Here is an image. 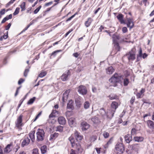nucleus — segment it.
Segmentation results:
<instances>
[{
    "instance_id": "obj_63",
    "label": "nucleus",
    "mask_w": 154,
    "mask_h": 154,
    "mask_svg": "<svg viewBox=\"0 0 154 154\" xmlns=\"http://www.w3.org/2000/svg\"><path fill=\"white\" fill-rule=\"evenodd\" d=\"M6 17H7V19H8V20L11 19L12 18V15L11 14H10L7 16Z\"/></svg>"
},
{
    "instance_id": "obj_15",
    "label": "nucleus",
    "mask_w": 154,
    "mask_h": 154,
    "mask_svg": "<svg viewBox=\"0 0 154 154\" xmlns=\"http://www.w3.org/2000/svg\"><path fill=\"white\" fill-rule=\"evenodd\" d=\"M30 141V140L27 136H25L24 139L22 143V146L23 147L24 146L27 145Z\"/></svg>"
},
{
    "instance_id": "obj_20",
    "label": "nucleus",
    "mask_w": 154,
    "mask_h": 154,
    "mask_svg": "<svg viewBox=\"0 0 154 154\" xmlns=\"http://www.w3.org/2000/svg\"><path fill=\"white\" fill-rule=\"evenodd\" d=\"M145 91V89L144 88H142L140 92H138L136 94V96L137 98L142 97L144 96V93Z\"/></svg>"
},
{
    "instance_id": "obj_52",
    "label": "nucleus",
    "mask_w": 154,
    "mask_h": 154,
    "mask_svg": "<svg viewBox=\"0 0 154 154\" xmlns=\"http://www.w3.org/2000/svg\"><path fill=\"white\" fill-rule=\"evenodd\" d=\"M128 31L127 28L125 27H123L122 28V31L123 33H125L127 32Z\"/></svg>"
},
{
    "instance_id": "obj_53",
    "label": "nucleus",
    "mask_w": 154,
    "mask_h": 154,
    "mask_svg": "<svg viewBox=\"0 0 154 154\" xmlns=\"http://www.w3.org/2000/svg\"><path fill=\"white\" fill-rule=\"evenodd\" d=\"M41 112H40L39 113H38V115L35 117V119L34 120V121H35L41 115Z\"/></svg>"
},
{
    "instance_id": "obj_23",
    "label": "nucleus",
    "mask_w": 154,
    "mask_h": 154,
    "mask_svg": "<svg viewBox=\"0 0 154 154\" xmlns=\"http://www.w3.org/2000/svg\"><path fill=\"white\" fill-rule=\"evenodd\" d=\"M75 137L76 139V140L79 141L81 140L83 138L82 136L79 133H78L77 131H76L74 133Z\"/></svg>"
},
{
    "instance_id": "obj_41",
    "label": "nucleus",
    "mask_w": 154,
    "mask_h": 154,
    "mask_svg": "<svg viewBox=\"0 0 154 154\" xmlns=\"http://www.w3.org/2000/svg\"><path fill=\"white\" fill-rule=\"evenodd\" d=\"M103 135L104 138H107L109 136V134L106 131H104L103 134Z\"/></svg>"
},
{
    "instance_id": "obj_46",
    "label": "nucleus",
    "mask_w": 154,
    "mask_h": 154,
    "mask_svg": "<svg viewBox=\"0 0 154 154\" xmlns=\"http://www.w3.org/2000/svg\"><path fill=\"white\" fill-rule=\"evenodd\" d=\"M41 6H40L36 8L34 11V13L35 14H37L38 12L39 11L40 9L41 8Z\"/></svg>"
},
{
    "instance_id": "obj_38",
    "label": "nucleus",
    "mask_w": 154,
    "mask_h": 154,
    "mask_svg": "<svg viewBox=\"0 0 154 154\" xmlns=\"http://www.w3.org/2000/svg\"><path fill=\"white\" fill-rule=\"evenodd\" d=\"M35 97H33L32 98L30 99L27 102V104L28 105L32 104L35 100Z\"/></svg>"
},
{
    "instance_id": "obj_62",
    "label": "nucleus",
    "mask_w": 154,
    "mask_h": 154,
    "mask_svg": "<svg viewBox=\"0 0 154 154\" xmlns=\"http://www.w3.org/2000/svg\"><path fill=\"white\" fill-rule=\"evenodd\" d=\"M92 91L94 93H96L97 92V89L94 86H93L92 87Z\"/></svg>"
},
{
    "instance_id": "obj_2",
    "label": "nucleus",
    "mask_w": 154,
    "mask_h": 154,
    "mask_svg": "<svg viewBox=\"0 0 154 154\" xmlns=\"http://www.w3.org/2000/svg\"><path fill=\"white\" fill-rule=\"evenodd\" d=\"M36 134L37 139L38 141H42L44 140L45 132L42 129H38Z\"/></svg>"
},
{
    "instance_id": "obj_18",
    "label": "nucleus",
    "mask_w": 154,
    "mask_h": 154,
    "mask_svg": "<svg viewBox=\"0 0 154 154\" xmlns=\"http://www.w3.org/2000/svg\"><path fill=\"white\" fill-rule=\"evenodd\" d=\"M74 101L71 100L69 101L67 104V108L69 109L73 110L74 109Z\"/></svg>"
},
{
    "instance_id": "obj_55",
    "label": "nucleus",
    "mask_w": 154,
    "mask_h": 154,
    "mask_svg": "<svg viewBox=\"0 0 154 154\" xmlns=\"http://www.w3.org/2000/svg\"><path fill=\"white\" fill-rule=\"evenodd\" d=\"M5 9H2L0 11V14L1 15H3L5 13Z\"/></svg>"
},
{
    "instance_id": "obj_50",
    "label": "nucleus",
    "mask_w": 154,
    "mask_h": 154,
    "mask_svg": "<svg viewBox=\"0 0 154 154\" xmlns=\"http://www.w3.org/2000/svg\"><path fill=\"white\" fill-rule=\"evenodd\" d=\"M109 97H110V99L111 100L117 99L118 98L117 96L116 95H115L114 96H112V97H111V95H110Z\"/></svg>"
},
{
    "instance_id": "obj_56",
    "label": "nucleus",
    "mask_w": 154,
    "mask_h": 154,
    "mask_svg": "<svg viewBox=\"0 0 154 154\" xmlns=\"http://www.w3.org/2000/svg\"><path fill=\"white\" fill-rule=\"evenodd\" d=\"M28 94H27L24 97H23V98L20 101V103H22L23 102V101L26 98Z\"/></svg>"
},
{
    "instance_id": "obj_26",
    "label": "nucleus",
    "mask_w": 154,
    "mask_h": 154,
    "mask_svg": "<svg viewBox=\"0 0 154 154\" xmlns=\"http://www.w3.org/2000/svg\"><path fill=\"white\" fill-rule=\"evenodd\" d=\"M91 120L94 124H97L100 122V120L98 118L95 116L92 118Z\"/></svg>"
},
{
    "instance_id": "obj_48",
    "label": "nucleus",
    "mask_w": 154,
    "mask_h": 154,
    "mask_svg": "<svg viewBox=\"0 0 154 154\" xmlns=\"http://www.w3.org/2000/svg\"><path fill=\"white\" fill-rule=\"evenodd\" d=\"M59 51H54L51 54V56L50 57V58H51V57L52 56H53L54 57L56 55L57 53Z\"/></svg>"
},
{
    "instance_id": "obj_60",
    "label": "nucleus",
    "mask_w": 154,
    "mask_h": 154,
    "mask_svg": "<svg viewBox=\"0 0 154 154\" xmlns=\"http://www.w3.org/2000/svg\"><path fill=\"white\" fill-rule=\"evenodd\" d=\"M55 115H54L53 112L51 113L49 116V118H54L55 117Z\"/></svg>"
},
{
    "instance_id": "obj_36",
    "label": "nucleus",
    "mask_w": 154,
    "mask_h": 154,
    "mask_svg": "<svg viewBox=\"0 0 154 154\" xmlns=\"http://www.w3.org/2000/svg\"><path fill=\"white\" fill-rule=\"evenodd\" d=\"M132 148V149L135 150L136 151H137L139 149V147L137 144H134L131 146Z\"/></svg>"
},
{
    "instance_id": "obj_47",
    "label": "nucleus",
    "mask_w": 154,
    "mask_h": 154,
    "mask_svg": "<svg viewBox=\"0 0 154 154\" xmlns=\"http://www.w3.org/2000/svg\"><path fill=\"white\" fill-rule=\"evenodd\" d=\"M137 130L134 128H133L131 131V134L132 135H134L136 134Z\"/></svg>"
},
{
    "instance_id": "obj_31",
    "label": "nucleus",
    "mask_w": 154,
    "mask_h": 154,
    "mask_svg": "<svg viewBox=\"0 0 154 154\" xmlns=\"http://www.w3.org/2000/svg\"><path fill=\"white\" fill-rule=\"evenodd\" d=\"M59 134L58 133L55 132L53 134H51L50 135V140H52L55 139L58 136Z\"/></svg>"
},
{
    "instance_id": "obj_37",
    "label": "nucleus",
    "mask_w": 154,
    "mask_h": 154,
    "mask_svg": "<svg viewBox=\"0 0 154 154\" xmlns=\"http://www.w3.org/2000/svg\"><path fill=\"white\" fill-rule=\"evenodd\" d=\"M25 5H26L25 2H23L20 5V6L21 9V11H24L25 10V9H26Z\"/></svg>"
},
{
    "instance_id": "obj_24",
    "label": "nucleus",
    "mask_w": 154,
    "mask_h": 154,
    "mask_svg": "<svg viewBox=\"0 0 154 154\" xmlns=\"http://www.w3.org/2000/svg\"><path fill=\"white\" fill-rule=\"evenodd\" d=\"M125 141L127 143H129L132 140V137L131 135L128 134L125 136Z\"/></svg>"
},
{
    "instance_id": "obj_11",
    "label": "nucleus",
    "mask_w": 154,
    "mask_h": 154,
    "mask_svg": "<svg viewBox=\"0 0 154 154\" xmlns=\"http://www.w3.org/2000/svg\"><path fill=\"white\" fill-rule=\"evenodd\" d=\"M22 117L23 116L20 115L17 118V122L15 123L16 127L19 129L23 125V124L22 123Z\"/></svg>"
},
{
    "instance_id": "obj_61",
    "label": "nucleus",
    "mask_w": 154,
    "mask_h": 154,
    "mask_svg": "<svg viewBox=\"0 0 154 154\" xmlns=\"http://www.w3.org/2000/svg\"><path fill=\"white\" fill-rule=\"evenodd\" d=\"M135 97H132L130 100V103L131 104H132L134 101Z\"/></svg>"
},
{
    "instance_id": "obj_5",
    "label": "nucleus",
    "mask_w": 154,
    "mask_h": 154,
    "mask_svg": "<svg viewBox=\"0 0 154 154\" xmlns=\"http://www.w3.org/2000/svg\"><path fill=\"white\" fill-rule=\"evenodd\" d=\"M99 113L104 118L112 117L110 112L109 111L106 113L103 108H101L100 109Z\"/></svg>"
},
{
    "instance_id": "obj_30",
    "label": "nucleus",
    "mask_w": 154,
    "mask_h": 154,
    "mask_svg": "<svg viewBox=\"0 0 154 154\" xmlns=\"http://www.w3.org/2000/svg\"><path fill=\"white\" fill-rule=\"evenodd\" d=\"M134 140L135 141L140 142L142 141L143 140V138L142 137H134Z\"/></svg>"
},
{
    "instance_id": "obj_59",
    "label": "nucleus",
    "mask_w": 154,
    "mask_h": 154,
    "mask_svg": "<svg viewBox=\"0 0 154 154\" xmlns=\"http://www.w3.org/2000/svg\"><path fill=\"white\" fill-rule=\"evenodd\" d=\"M8 20V19H7L6 17H5L2 20L1 23H5L6 21Z\"/></svg>"
},
{
    "instance_id": "obj_39",
    "label": "nucleus",
    "mask_w": 154,
    "mask_h": 154,
    "mask_svg": "<svg viewBox=\"0 0 154 154\" xmlns=\"http://www.w3.org/2000/svg\"><path fill=\"white\" fill-rule=\"evenodd\" d=\"M63 127L60 125H59L57 126L56 128V131H58L59 132H62L63 131Z\"/></svg>"
},
{
    "instance_id": "obj_19",
    "label": "nucleus",
    "mask_w": 154,
    "mask_h": 154,
    "mask_svg": "<svg viewBox=\"0 0 154 154\" xmlns=\"http://www.w3.org/2000/svg\"><path fill=\"white\" fill-rule=\"evenodd\" d=\"M81 127L82 130L83 131H85L89 128L90 125L86 122H83L81 123Z\"/></svg>"
},
{
    "instance_id": "obj_54",
    "label": "nucleus",
    "mask_w": 154,
    "mask_h": 154,
    "mask_svg": "<svg viewBox=\"0 0 154 154\" xmlns=\"http://www.w3.org/2000/svg\"><path fill=\"white\" fill-rule=\"evenodd\" d=\"M11 23H8V24L7 25V26H6L5 29L6 30H8L10 28V27H11Z\"/></svg>"
},
{
    "instance_id": "obj_17",
    "label": "nucleus",
    "mask_w": 154,
    "mask_h": 154,
    "mask_svg": "<svg viewBox=\"0 0 154 154\" xmlns=\"http://www.w3.org/2000/svg\"><path fill=\"white\" fill-rule=\"evenodd\" d=\"M127 26L129 27L130 29H132L134 26V23L133 22L132 20L131 19L129 18L127 19Z\"/></svg>"
},
{
    "instance_id": "obj_42",
    "label": "nucleus",
    "mask_w": 154,
    "mask_h": 154,
    "mask_svg": "<svg viewBox=\"0 0 154 154\" xmlns=\"http://www.w3.org/2000/svg\"><path fill=\"white\" fill-rule=\"evenodd\" d=\"M16 0H11L9 2L6 4V7L7 8L9 7L11 4H13Z\"/></svg>"
},
{
    "instance_id": "obj_8",
    "label": "nucleus",
    "mask_w": 154,
    "mask_h": 154,
    "mask_svg": "<svg viewBox=\"0 0 154 154\" xmlns=\"http://www.w3.org/2000/svg\"><path fill=\"white\" fill-rule=\"evenodd\" d=\"M78 91L80 94L84 95L86 94L87 91L85 86L81 85L79 86Z\"/></svg>"
},
{
    "instance_id": "obj_21",
    "label": "nucleus",
    "mask_w": 154,
    "mask_h": 154,
    "mask_svg": "<svg viewBox=\"0 0 154 154\" xmlns=\"http://www.w3.org/2000/svg\"><path fill=\"white\" fill-rule=\"evenodd\" d=\"M68 123L69 125L71 127H72L73 126L75 125L76 124L75 119L73 117L70 118L68 119Z\"/></svg>"
},
{
    "instance_id": "obj_29",
    "label": "nucleus",
    "mask_w": 154,
    "mask_h": 154,
    "mask_svg": "<svg viewBox=\"0 0 154 154\" xmlns=\"http://www.w3.org/2000/svg\"><path fill=\"white\" fill-rule=\"evenodd\" d=\"M93 20L90 17L88 19V20L85 23V25L86 27H88L90 26Z\"/></svg>"
},
{
    "instance_id": "obj_13",
    "label": "nucleus",
    "mask_w": 154,
    "mask_h": 154,
    "mask_svg": "<svg viewBox=\"0 0 154 154\" xmlns=\"http://www.w3.org/2000/svg\"><path fill=\"white\" fill-rule=\"evenodd\" d=\"M146 123L148 127L152 131H149L151 132H153L154 131V122L151 120H148Z\"/></svg>"
},
{
    "instance_id": "obj_9",
    "label": "nucleus",
    "mask_w": 154,
    "mask_h": 154,
    "mask_svg": "<svg viewBox=\"0 0 154 154\" xmlns=\"http://www.w3.org/2000/svg\"><path fill=\"white\" fill-rule=\"evenodd\" d=\"M70 75V72L69 70L64 73L61 77L62 81H65L68 79V77Z\"/></svg>"
},
{
    "instance_id": "obj_57",
    "label": "nucleus",
    "mask_w": 154,
    "mask_h": 154,
    "mask_svg": "<svg viewBox=\"0 0 154 154\" xmlns=\"http://www.w3.org/2000/svg\"><path fill=\"white\" fill-rule=\"evenodd\" d=\"M24 81V79H20V80H19L18 82V84L19 85H20Z\"/></svg>"
},
{
    "instance_id": "obj_35",
    "label": "nucleus",
    "mask_w": 154,
    "mask_h": 154,
    "mask_svg": "<svg viewBox=\"0 0 154 154\" xmlns=\"http://www.w3.org/2000/svg\"><path fill=\"white\" fill-rule=\"evenodd\" d=\"M47 74L46 71H42L39 74L38 77L40 78H42L45 76Z\"/></svg>"
},
{
    "instance_id": "obj_27",
    "label": "nucleus",
    "mask_w": 154,
    "mask_h": 154,
    "mask_svg": "<svg viewBox=\"0 0 154 154\" xmlns=\"http://www.w3.org/2000/svg\"><path fill=\"white\" fill-rule=\"evenodd\" d=\"M117 17L121 23H125V22L123 19V15L122 14H119L117 16Z\"/></svg>"
},
{
    "instance_id": "obj_12",
    "label": "nucleus",
    "mask_w": 154,
    "mask_h": 154,
    "mask_svg": "<svg viewBox=\"0 0 154 154\" xmlns=\"http://www.w3.org/2000/svg\"><path fill=\"white\" fill-rule=\"evenodd\" d=\"M129 75V73H127V75L124 76L122 75V79H123L124 85L125 86H127L129 82L128 79L127 78L128 76Z\"/></svg>"
},
{
    "instance_id": "obj_33",
    "label": "nucleus",
    "mask_w": 154,
    "mask_h": 154,
    "mask_svg": "<svg viewBox=\"0 0 154 154\" xmlns=\"http://www.w3.org/2000/svg\"><path fill=\"white\" fill-rule=\"evenodd\" d=\"M41 150L42 154L45 153L47 151V146L44 145L41 147Z\"/></svg>"
},
{
    "instance_id": "obj_45",
    "label": "nucleus",
    "mask_w": 154,
    "mask_h": 154,
    "mask_svg": "<svg viewBox=\"0 0 154 154\" xmlns=\"http://www.w3.org/2000/svg\"><path fill=\"white\" fill-rule=\"evenodd\" d=\"M77 149L79 153H82L83 152V150L82 148L81 147V146H80V147H79V148H77Z\"/></svg>"
},
{
    "instance_id": "obj_34",
    "label": "nucleus",
    "mask_w": 154,
    "mask_h": 154,
    "mask_svg": "<svg viewBox=\"0 0 154 154\" xmlns=\"http://www.w3.org/2000/svg\"><path fill=\"white\" fill-rule=\"evenodd\" d=\"M90 106V103L88 101H85L84 103V109H88Z\"/></svg>"
},
{
    "instance_id": "obj_40",
    "label": "nucleus",
    "mask_w": 154,
    "mask_h": 154,
    "mask_svg": "<svg viewBox=\"0 0 154 154\" xmlns=\"http://www.w3.org/2000/svg\"><path fill=\"white\" fill-rule=\"evenodd\" d=\"M20 8L19 7H17L16 8L15 11L13 13V15H16L18 14L20 11Z\"/></svg>"
},
{
    "instance_id": "obj_10",
    "label": "nucleus",
    "mask_w": 154,
    "mask_h": 154,
    "mask_svg": "<svg viewBox=\"0 0 154 154\" xmlns=\"http://www.w3.org/2000/svg\"><path fill=\"white\" fill-rule=\"evenodd\" d=\"M116 149L117 150L123 152L124 150V147L123 144L121 143H117L116 146Z\"/></svg>"
},
{
    "instance_id": "obj_3",
    "label": "nucleus",
    "mask_w": 154,
    "mask_h": 154,
    "mask_svg": "<svg viewBox=\"0 0 154 154\" xmlns=\"http://www.w3.org/2000/svg\"><path fill=\"white\" fill-rule=\"evenodd\" d=\"M69 140L71 144L72 147L74 148L77 149L80 147V144L79 141L75 140L72 136H71L69 138Z\"/></svg>"
},
{
    "instance_id": "obj_1",
    "label": "nucleus",
    "mask_w": 154,
    "mask_h": 154,
    "mask_svg": "<svg viewBox=\"0 0 154 154\" xmlns=\"http://www.w3.org/2000/svg\"><path fill=\"white\" fill-rule=\"evenodd\" d=\"M122 78V75L115 73L113 76L109 79V82L111 83L110 85L114 87L116 86V83L121 81Z\"/></svg>"
},
{
    "instance_id": "obj_64",
    "label": "nucleus",
    "mask_w": 154,
    "mask_h": 154,
    "mask_svg": "<svg viewBox=\"0 0 154 154\" xmlns=\"http://www.w3.org/2000/svg\"><path fill=\"white\" fill-rule=\"evenodd\" d=\"M70 154H76L75 153V150L73 149H71V150Z\"/></svg>"
},
{
    "instance_id": "obj_58",
    "label": "nucleus",
    "mask_w": 154,
    "mask_h": 154,
    "mask_svg": "<svg viewBox=\"0 0 154 154\" xmlns=\"http://www.w3.org/2000/svg\"><path fill=\"white\" fill-rule=\"evenodd\" d=\"M73 30L72 29H71L69 30L66 33L65 35V37H66Z\"/></svg>"
},
{
    "instance_id": "obj_4",
    "label": "nucleus",
    "mask_w": 154,
    "mask_h": 154,
    "mask_svg": "<svg viewBox=\"0 0 154 154\" xmlns=\"http://www.w3.org/2000/svg\"><path fill=\"white\" fill-rule=\"evenodd\" d=\"M118 107V103L115 101L112 102L111 104V108L109 110L111 114V116L112 117L115 112H116V109Z\"/></svg>"
},
{
    "instance_id": "obj_14",
    "label": "nucleus",
    "mask_w": 154,
    "mask_h": 154,
    "mask_svg": "<svg viewBox=\"0 0 154 154\" xmlns=\"http://www.w3.org/2000/svg\"><path fill=\"white\" fill-rule=\"evenodd\" d=\"M70 92V90L69 89L63 93L62 97V100L63 103L67 101L68 98V95Z\"/></svg>"
},
{
    "instance_id": "obj_25",
    "label": "nucleus",
    "mask_w": 154,
    "mask_h": 154,
    "mask_svg": "<svg viewBox=\"0 0 154 154\" xmlns=\"http://www.w3.org/2000/svg\"><path fill=\"white\" fill-rule=\"evenodd\" d=\"M81 100V98L79 97H76L75 99V104H76V106L80 108L81 106L82 103Z\"/></svg>"
},
{
    "instance_id": "obj_16",
    "label": "nucleus",
    "mask_w": 154,
    "mask_h": 154,
    "mask_svg": "<svg viewBox=\"0 0 154 154\" xmlns=\"http://www.w3.org/2000/svg\"><path fill=\"white\" fill-rule=\"evenodd\" d=\"M12 145L10 144H8L4 149V151L5 153H8L11 152L12 148Z\"/></svg>"
},
{
    "instance_id": "obj_49",
    "label": "nucleus",
    "mask_w": 154,
    "mask_h": 154,
    "mask_svg": "<svg viewBox=\"0 0 154 154\" xmlns=\"http://www.w3.org/2000/svg\"><path fill=\"white\" fill-rule=\"evenodd\" d=\"M29 71V69H26L24 72V75L25 77H26L27 75V73Z\"/></svg>"
},
{
    "instance_id": "obj_43",
    "label": "nucleus",
    "mask_w": 154,
    "mask_h": 154,
    "mask_svg": "<svg viewBox=\"0 0 154 154\" xmlns=\"http://www.w3.org/2000/svg\"><path fill=\"white\" fill-rule=\"evenodd\" d=\"M38 149L37 148H35L32 150V154H39Z\"/></svg>"
},
{
    "instance_id": "obj_7",
    "label": "nucleus",
    "mask_w": 154,
    "mask_h": 154,
    "mask_svg": "<svg viewBox=\"0 0 154 154\" xmlns=\"http://www.w3.org/2000/svg\"><path fill=\"white\" fill-rule=\"evenodd\" d=\"M133 50L134 49H133L128 54H126L129 61L133 60L135 58V53L134 51Z\"/></svg>"
},
{
    "instance_id": "obj_44",
    "label": "nucleus",
    "mask_w": 154,
    "mask_h": 154,
    "mask_svg": "<svg viewBox=\"0 0 154 154\" xmlns=\"http://www.w3.org/2000/svg\"><path fill=\"white\" fill-rule=\"evenodd\" d=\"M97 137L96 136H92L91 137V141L94 142L97 140Z\"/></svg>"
},
{
    "instance_id": "obj_28",
    "label": "nucleus",
    "mask_w": 154,
    "mask_h": 154,
    "mask_svg": "<svg viewBox=\"0 0 154 154\" xmlns=\"http://www.w3.org/2000/svg\"><path fill=\"white\" fill-rule=\"evenodd\" d=\"M114 71V70L112 66L109 67L106 69V73L109 74H112Z\"/></svg>"
},
{
    "instance_id": "obj_6",
    "label": "nucleus",
    "mask_w": 154,
    "mask_h": 154,
    "mask_svg": "<svg viewBox=\"0 0 154 154\" xmlns=\"http://www.w3.org/2000/svg\"><path fill=\"white\" fill-rule=\"evenodd\" d=\"M147 56V55L146 53H144L142 54V50L141 48H140L139 49V50L138 52V54L137 55V61H138L141 59L143 58V59L145 58Z\"/></svg>"
},
{
    "instance_id": "obj_51",
    "label": "nucleus",
    "mask_w": 154,
    "mask_h": 154,
    "mask_svg": "<svg viewBox=\"0 0 154 154\" xmlns=\"http://www.w3.org/2000/svg\"><path fill=\"white\" fill-rule=\"evenodd\" d=\"M76 14V13L75 14L71 16L69 18L66 20V22H68V21L70 20L72 18H73L75 16V15Z\"/></svg>"
},
{
    "instance_id": "obj_32",
    "label": "nucleus",
    "mask_w": 154,
    "mask_h": 154,
    "mask_svg": "<svg viewBox=\"0 0 154 154\" xmlns=\"http://www.w3.org/2000/svg\"><path fill=\"white\" fill-rule=\"evenodd\" d=\"M35 133V131H33L32 133H30L29 134V138H30L31 141L33 142L35 140V136L34 134Z\"/></svg>"
},
{
    "instance_id": "obj_22",
    "label": "nucleus",
    "mask_w": 154,
    "mask_h": 154,
    "mask_svg": "<svg viewBox=\"0 0 154 154\" xmlns=\"http://www.w3.org/2000/svg\"><path fill=\"white\" fill-rule=\"evenodd\" d=\"M58 122L60 125H64L66 122V120L64 117L60 116L58 118Z\"/></svg>"
}]
</instances>
